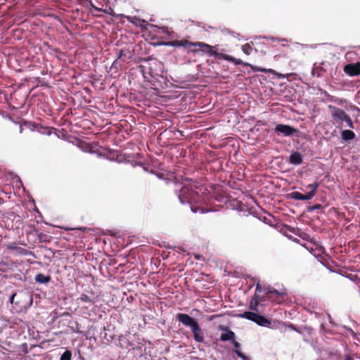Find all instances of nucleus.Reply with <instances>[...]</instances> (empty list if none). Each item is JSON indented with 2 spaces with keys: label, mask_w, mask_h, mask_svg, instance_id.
Instances as JSON below:
<instances>
[{
  "label": "nucleus",
  "mask_w": 360,
  "mask_h": 360,
  "mask_svg": "<svg viewBox=\"0 0 360 360\" xmlns=\"http://www.w3.org/2000/svg\"><path fill=\"white\" fill-rule=\"evenodd\" d=\"M254 295L258 300L262 306L266 305V302H269L267 287L262 286L259 281L256 283V289Z\"/></svg>",
  "instance_id": "nucleus-4"
},
{
  "label": "nucleus",
  "mask_w": 360,
  "mask_h": 360,
  "mask_svg": "<svg viewBox=\"0 0 360 360\" xmlns=\"http://www.w3.org/2000/svg\"><path fill=\"white\" fill-rule=\"evenodd\" d=\"M128 20L136 26L144 27L146 22L136 17H129Z\"/></svg>",
  "instance_id": "nucleus-20"
},
{
  "label": "nucleus",
  "mask_w": 360,
  "mask_h": 360,
  "mask_svg": "<svg viewBox=\"0 0 360 360\" xmlns=\"http://www.w3.org/2000/svg\"><path fill=\"white\" fill-rule=\"evenodd\" d=\"M341 136L342 139L346 141L353 140L356 136L355 133L349 129L343 130L341 133Z\"/></svg>",
  "instance_id": "nucleus-17"
},
{
  "label": "nucleus",
  "mask_w": 360,
  "mask_h": 360,
  "mask_svg": "<svg viewBox=\"0 0 360 360\" xmlns=\"http://www.w3.org/2000/svg\"><path fill=\"white\" fill-rule=\"evenodd\" d=\"M321 208H322V205H320V204H316V205H314V206L311 207L309 208V210H310V211H313V210H319V209H321Z\"/></svg>",
  "instance_id": "nucleus-31"
},
{
  "label": "nucleus",
  "mask_w": 360,
  "mask_h": 360,
  "mask_svg": "<svg viewBox=\"0 0 360 360\" xmlns=\"http://www.w3.org/2000/svg\"><path fill=\"white\" fill-rule=\"evenodd\" d=\"M72 352L70 350H65V352L60 356V360H71Z\"/></svg>",
  "instance_id": "nucleus-26"
},
{
  "label": "nucleus",
  "mask_w": 360,
  "mask_h": 360,
  "mask_svg": "<svg viewBox=\"0 0 360 360\" xmlns=\"http://www.w3.org/2000/svg\"><path fill=\"white\" fill-rule=\"evenodd\" d=\"M221 59H223V60H227L229 62H232L235 65H243V66H245V67L251 66L250 64H249L248 63H244L240 59L236 58L230 55H227L225 53H223L222 56H221Z\"/></svg>",
  "instance_id": "nucleus-12"
},
{
  "label": "nucleus",
  "mask_w": 360,
  "mask_h": 360,
  "mask_svg": "<svg viewBox=\"0 0 360 360\" xmlns=\"http://www.w3.org/2000/svg\"><path fill=\"white\" fill-rule=\"evenodd\" d=\"M233 339H236V334L231 330L225 333H221L219 338V340L222 342L233 341Z\"/></svg>",
  "instance_id": "nucleus-15"
},
{
  "label": "nucleus",
  "mask_w": 360,
  "mask_h": 360,
  "mask_svg": "<svg viewBox=\"0 0 360 360\" xmlns=\"http://www.w3.org/2000/svg\"><path fill=\"white\" fill-rule=\"evenodd\" d=\"M232 345H233V347H235V351L234 352L237 354V356L240 358H241L243 360H249L248 358L244 355L240 351V345L238 342H237L236 340V339H233V341H231Z\"/></svg>",
  "instance_id": "nucleus-16"
},
{
  "label": "nucleus",
  "mask_w": 360,
  "mask_h": 360,
  "mask_svg": "<svg viewBox=\"0 0 360 360\" xmlns=\"http://www.w3.org/2000/svg\"><path fill=\"white\" fill-rule=\"evenodd\" d=\"M344 122H346L347 127H348L349 128H352V129L354 128V124H353V122L352 121V119L350 118V117L348 115L346 116L345 120H344Z\"/></svg>",
  "instance_id": "nucleus-28"
},
{
  "label": "nucleus",
  "mask_w": 360,
  "mask_h": 360,
  "mask_svg": "<svg viewBox=\"0 0 360 360\" xmlns=\"http://www.w3.org/2000/svg\"><path fill=\"white\" fill-rule=\"evenodd\" d=\"M302 156L299 152H294L290 156V162L292 164L300 165L302 163Z\"/></svg>",
  "instance_id": "nucleus-14"
},
{
  "label": "nucleus",
  "mask_w": 360,
  "mask_h": 360,
  "mask_svg": "<svg viewBox=\"0 0 360 360\" xmlns=\"http://www.w3.org/2000/svg\"><path fill=\"white\" fill-rule=\"evenodd\" d=\"M125 56L124 51L123 49H121L119 51L118 53V59H122Z\"/></svg>",
  "instance_id": "nucleus-33"
},
{
  "label": "nucleus",
  "mask_w": 360,
  "mask_h": 360,
  "mask_svg": "<svg viewBox=\"0 0 360 360\" xmlns=\"http://www.w3.org/2000/svg\"><path fill=\"white\" fill-rule=\"evenodd\" d=\"M79 300L84 302L89 303L90 305H94V302L92 299H91L87 295L82 294Z\"/></svg>",
  "instance_id": "nucleus-25"
},
{
  "label": "nucleus",
  "mask_w": 360,
  "mask_h": 360,
  "mask_svg": "<svg viewBox=\"0 0 360 360\" xmlns=\"http://www.w3.org/2000/svg\"><path fill=\"white\" fill-rule=\"evenodd\" d=\"M319 186V183L318 181H315L307 186L308 188H311V191L307 194H302L298 191H294L290 193L289 195L292 199L296 200H309L314 197Z\"/></svg>",
  "instance_id": "nucleus-3"
},
{
  "label": "nucleus",
  "mask_w": 360,
  "mask_h": 360,
  "mask_svg": "<svg viewBox=\"0 0 360 360\" xmlns=\"http://www.w3.org/2000/svg\"><path fill=\"white\" fill-rule=\"evenodd\" d=\"M257 315L258 314L253 311H245L243 314H240V316L255 323Z\"/></svg>",
  "instance_id": "nucleus-19"
},
{
  "label": "nucleus",
  "mask_w": 360,
  "mask_h": 360,
  "mask_svg": "<svg viewBox=\"0 0 360 360\" xmlns=\"http://www.w3.org/2000/svg\"><path fill=\"white\" fill-rule=\"evenodd\" d=\"M15 295H16V292H14V293L11 296V297H10V302H11V304H13V302H14V298H15Z\"/></svg>",
  "instance_id": "nucleus-35"
},
{
  "label": "nucleus",
  "mask_w": 360,
  "mask_h": 360,
  "mask_svg": "<svg viewBox=\"0 0 360 360\" xmlns=\"http://www.w3.org/2000/svg\"><path fill=\"white\" fill-rule=\"evenodd\" d=\"M78 1H79V4L84 6L87 7L89 6H91L93 8H94L96 11H103L102 9L98 8L96 6H95L91 0H78Z\"/></svg>",
  "instance_id": "nucleus-23"
},
{
  "label": "nucleus",
  "mask_w": 360,
  "mask_h": 360,
  "mask_svg": "<svg viewBox=\"0 0 360 360\" xmlns=\"http://www.w3.org/2000/svg\"><path fill=\"white\" fill-rule=\"evenodd\" d=\"M344 72L351 77L360 75V62L346 65L344 67Z\"/></svg>",
  "instance_id": "nucleus-10"
},
{
  "label": "nucleus",
  "mask_w": 360,
  "mask_h": 360,
  "mask_svg": "<svg viewBox=\"0 0 360 360\" xmlns=\"http://www.w3.org/2000/svg\"><path fill=\"white\" fill-rule=\"evenodd\" d=\"M274 129L278 134H281L284 136H290L298 132L297 129L283 124H277Z\"/></svg>",
  "instance_id": "nucleus-8"
},
{
  "label": "nucleus",
  "mask_w": 360,
  "mask_h": 360,
  "mask_svg": "<svg viewBox=\"0 0 360 360\" xmlns=\"http://www.w3.org/2000/svg\"><path fill=\"white\" fill-rule=\"evenodd\" d=\"M35 281L39 283H48L51 278L50 276H45L43 274H38L35 276Z\"/></svg>",
  "instance_id": "nucleus-18"
},
{
  "label": "nucleus",
  "mask_w": 360,
  "mask_h": 360,
  "mask_svg": "<svg viewBox=\"0 0 360 360\" xmlns=\"http://www.w3.org/2000/svg\"><path fill=\"white\" fill-rule=\"evenodd\" d=\"M328 109L330 110V115L333 119L334 123L339 125L342 124L347 114L341 108L329 105Z\"/></svg>",
  "instance_id": "nucleus-6"
},
{
  "label": "nucleus",
  "mask_w": 360,
  "mask_h": 360,
  "mask_svg": "<svg viewBox=\"0 0 360 360\" xmlns=\"http://www.w3.org/2000/svg\"><path fill=\"white\" fill-rule=\"evenodd\" d=\"M268 297L269 302L281 304L285 300V292H279L269 285H267Z\"/></svg>",
  "instance_id": "nucleus-7"
},
{
  "label": "nucleus",
  "mask_w": 360,
  "mask_h": 360,
  "mask_svg": "<svg viewBox=\"0 0 360 360\" xmlns=\"http://www.w3.org/2000/svg\"><path fill=\"white\" fill-rule=\"evenodd\" d=\"M218 328L220 330H223L225 332H227L231 330L228 326H223V325H219Z\"/></svg>",
  "instance_id": "nucleus-32"
},
{
  "label": "nucleus",
  "mask_w": 360,
  "mask_h": 360,
  "mask_svg": "<svg viewBox=\"0 0 360 360\" xmlns=\"http://www.w3.org/2000/svg\"><path fill=\"white\" fill-rule=\"evenodd\" d=\"M192 46L199 47L202 52L207 53L210 56H214L217 59H221V56H222V54H223L222 53H219V52L214 51V46H212L211 45L207 44L205 42H202V41L193 42V44H192Z\"/></svg>",
  "instance_id": "nucleus-5"
},
{
  "label": "nucleus",
  "mask_w": 360,
  "mask_h": 360,
  "mask_svg": "<svg viewBox=\"0 0 360 360\" xmlns=\"http://www.w3.org/2000/svg\"><path fill=\"white\" fill-rule=\"evenodd\" d=\"M259 305H261L258 300L255 297V295H253L250 303V309L255 311H259L258 307Z\"/></svg>",
  "instance_id": "nucleus-21"
},
{
  "label": "nucleus",
  "mask_w": 360,
  "mask_h": 360,
  "mask_svg": "<svg viewBox=\"0 0 360 360\" xmlns=\"http://www.w3.org/2000/svg\"><path fill=\"white\" fill-rule=\"evenodd\" d=\"M255 323L260 326L273 328L271 321L266 319L265 316L260 315L259 314L257 315Z\"/></svg>",
  "instance_id": "nucleus-13"
},
{
  "label": "nucleus",
  "mask_w": 360,
  "mask_h": 360,
  "mask_svg": "<svg viewBox=\"0 0 360 360\" xmlns=\"http://www.w3.org/2000/svg\"><path fill=\"white\" fill-rule=\"evenodd\" d=\"M192 44L193 42L189 41L186 39H182V40H173L170 41H167L165 43V45L169 46H174V47H190L192 46Z\"/></svg>",
  "instance_id": "nucleus-11"
},
{
  "label": "nucleus",
  "mask_w": 360,
  "mask_h": 360,
  "mask_svg": "<svg viewBox=\"0 0 360 360\" xmlns=\"http://www.w3.org/2000/svg\"><path fill=\"white\" fill-rule=\"evenodd\" d=\"M39 240L41 243H50L52 237L49 235L43 233H37Z\"/></svg>",
  "instance_id": "nucleus-22"
},
{
  "label": "nucleus",
  "mask_w": 360,
  "mask_h": 360,
  "mask_svg": "<svg viewBox=\"0 0 360 360\" xmlns=\"http://www.w3.org/2000/svg\"><path fill=\"white\" fill-rule=\"evenodd\" d=\"M149 73H150V75H151V77H154V78H156V77H158V76H160V74H159V73H155V72H153V69H152V67H150V68H149Z\"/></svg>",
  "instance_id": "nucleus-29"
},
{
  "label": "nucleus",
  "mask_w": 360,
  "mask_h": 360,
  "mask_svg": "<svg viewBox=\"0 0 360 360\" xmlns=\"http://www.w3.org/2000/svg\"><path fill=\"white\" fill-rule=\"evenodd\" d=\"M323 72V68H314L312 70V75L313 76H316V77H322L323 76V74L322 72Z\"/></svg>",
  "instance_id": "nucleus-27"
},
{
  "label": "nucleus",
  "mask_w": 360,
  "mask_h": 360,
  "mask_svg": "<svg viewBox=\"0 0 360 360\" xmlns=\"http://www.w3.org/2000/svg\"><path fill=\"white\" fill-rule=\"evenodd\" d=\"M242 51L246 55H250L252 52V46L250 44L247 43L242 46Z\"/></svg>",
  "instance_id": "nucleus-24"
},
{
  "label": "nucleus",
  "mask_w": 360,
  "mask_h": 360,
  "mask_svg": "<svg viewBox=\"0 0 360 360\" xmlns=\"http://www.w3.org/2000/svg\"><path fill=\"white\" fill-rule=\"evenodd\" d=\"M344 360H353V359L349 355H345Z\"/></svg>",
  "instance_id": "nucleus-36"
},
{
  "label": "nucleus",
  "mask_w": 360,
  "mask_h": 360,
  "mask_svg": "<svg viewBox=\"0 0 360 360\" xmlns=\"http://www.w3.org/2000/svg\"><path fill=\"white\" fill-rule=\"evenodd\" d=\"M117 63V60H115L113 62V63H112V65L111 68H113L114 67H115V66H116Z\"/></svg>",
  "instance_id": "nucleus-38"
},
{
  "label": "nucleus",
  "mask_w": 360,
  "mask_h": 360,
  "mask_svg": "<svg viewBox=\"0 0 360 360\" xmlns=\"http://www.w3.org/2000/svg\"><path fill=\"white\" fill-rule=\"evenodd\" d=\"M175 191L181 203L190 205L191 210L195 213L205 212L202 204L205 200L206 188L203 184L186 178L181 183L175 182Z\"/></svg>",
  "instance_id": "nucleus-1"
},
{
  "label": "nucleus",
  "mask_w": 360,
  "mask_h": 360,
  "mask_svg": "<svg viewBox=\"0 0 360 360\" xmlns=\"http://www.w3.org/2000/svg\"><path fill=\"white\" fill-rule=\"evenodd\" d=\"M271 40L274 41H286L285 39H276V38H274V37L271 38Z\"/></svg>",
  "instance_id": "nucleus-37"
},
{
  "label": "nucleus",
  "mask_w": 360,
  "mask_h": 360,
  "mask_svg": "<svg viewBox=\"0 0 360 360\" xmlns=\"http://www.w3.org/2000/svg\"><path fill=\"white\" fill-rule=\"evenodd\" d=\"M282 324L285 326H288L289 328H290L292 330H295V331L298 332V330L297 329L296 326L293 324L290 323V324L286 325L285 323H283V322H282Z\"/></svg>",
  "instance_id": "nucleus-30"
},
{
  "label": "nucleus",
  "mask_w": 360,
  "mask_h": 360,
  "mask_svg": "<svg viewBox=\"0 0 360 360\" xmlns=\"http://www.w3.org/2000/svg\"><path fill=\"white\" fill-rule=\"evenodd\" d=\"M256 70L257 71H259V72H272L271 70H267L264 69V68H257Z\"/></svg>",
  "instance_id": "nucleus-34"
},
{
  "label": "nucleus",
  "mask_w": 360,
  "mask_h": 360,
  "mask_svg": "<svg viewBox=\"0 0 360 360\" xmlns=\"http://www.w3.org/2000/svg\"><path fill=\"white\" fill-rule=\"evenodd\" d=\"M8 250H10L15 256H28L32 255V252L25 248L18 246L16 243H13L7 245Z\"/></svg>",
  "instance_id": "nucleus-9"
},
{
  "label": "nucleus",
  "mask_w": 360,
  "mask_h": 360,
  "mask_svg": "<svg viewBox=\"0 0 360 360\" xmlns=\"http://www.w3.org/2000/svg\"><path fill=\"white\" fill-rule=\"evenodd\" d=\"M176 320L185 326L189 327L193 335V339L196 342H203L205 335L203 330L200 328L198 322L194 318L186 314L179 313L176 316Z\"/></svg>",
  "instance_id": "nucleus-2"
}]
</instances>
